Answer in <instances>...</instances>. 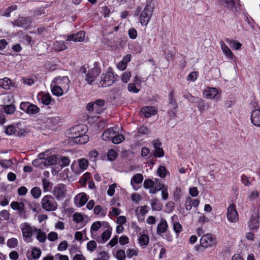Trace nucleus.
Returning <instances> with one entry per match:
<instances>
[{
  "label": "nucleus",
  "mask_w": 260,
  "mask_h": 260,
  "mask_svg": "<svg viewBox=\"0 0 260 260\" xmlns=\"http://www.w3.org/2000/svg\"><path fill=\"white\" fill-rule=\"evenodd\" d=\"M142 112L146 117H149L156 114V111L152 106L146 107L143 108Z\"/></svg>",
  "instance_id": "nucleus-27"
},
{
  "label": "nucleus",
  "mask_w": 260,
  "mask_h": 260,
  "mask_svg": "<svg viewBox=\"0 0 260 260\" xmlns=\"http://www.w3.org/2000/svg\"><path fill=\"white\" fill-rule=\"evenodd\" d=\"M42 253V251L40 248L34 247L31 250V255L34 259H38L40 257Z\"/></svg>",
  "instance_id": "nucleus-46"
},
{
  "label": "nucleus",
  "mask_w": 260,
  "mask_h": 260,
  "mask_svg": "<svg viewBox=\"0 0 260 260\" xmlns=\"http://www.w3.org/2000/svg\"><path fill=\"white\" fill-rule=\"evenodd\" d=\"M168 226L166 220L164 219L160 220V222L157 225V233L158 234H162L166 232Z\"/></svg>",
  "instance_id": "nucleus-26"
},
{
  "label": "nucleus",
  "mask_w": 260,
  "mask_h": 260,
  "mask_svg": "<svg viewBox=\"0 0 260 260\" xmlns=\"http://www.w3.org/2000/svg\"><path fill=\"white\" fill-rule=\"evenodd\" d=\"M181 194L182 191L181 189L178 187L176 188L174 193V200L177 202H180Z\"/></svg>",
  "instance_id": "nucleus-53"
},
{
  "label": "nucleus",
  "mask_w": 260,
  "mask_h": 260,
  "mask_svg": "<svg viewBox=\"0 0 260 260\" xmlns=\"http://www.w3.org/2000/svg\"><path fill=\"white\" fill-rule=\"evenodd\" d=\"M111 229L105 230L102 234L101 239V243L105 242L108 240L111 235Z\"/></svg>",
  "instance_id": "nucleus-37"
},
{
  "label": "nucleus",
  "mask_w": 260,
  "mask_h": 260,
  "mask_svg": "<svg viewBox=\"0 0 260 260\" xmlns=\"http://www.w3.org/2000/svg\"><path fill=\"white\" fill-rule=\"evenodd\" d=\"M128 48L136 53H141L142 51V47L138 43H133L128 45Z\"/></svg>",
  "instance_id": "nucleus-33"
},
{
  "label": "nucleus",
  "mask_w": 260,
  "mask_h": 260,
  "mask_svg": "<svg viewBox=\"0 0 260 260\" xmlns=\"http://www.w3.org/2000/svg\"><path fill=\"white\" fill-rule=\"evenodd\" d=\"M51 96L49 94H45L42 95L41 98L42 103L46 105L50 104L51 102Z\"/></svg>",
  "instance_id": "nucleus-47"
},
{
  "label": "nucleus",
  "mask_w": 260,
  "mask_h": 260,
  "mask_svg": "<svg viewBox=\"0 0 260 260\" xmlns=\"http://www.w3.org/2000/svg\"><path fill=\"white\" fill-rule=\"evenodd\" d=\"M96 246L97 244L96 242L93 240H91L87 243V248L89 251L92 252L95 250Z\"/></svg>",
  "instance_id": "nucleus-54"
},
{
  "label": "nucleus",
  "mask_w": 260,
  "mask_h": 260,
  "mask_svg": "<svg viewBox=\"0 0 260 260\" xmlns=\"http://www.w3.org/2000/svg\"><path fill=\"white\" fill-rule=\"evenodd\" d=\"M220 5L227 8L233 13H235L241 9V5L238 3L237 4L234 0H218Z\"/></svg>",
  "instance_id": "nucleus-7"
},
{
  "label": "nucleus",
  "mask_w": 260,
  "mask_h": 260,
  "mask_svg": "<svg viewBox=\"0 0 260 260\" xmlns=\"http://www.w3.org/2000/svg\"><path fill=\"white\" fill-rule=\"evenodd\" d=\"M217 241L214 236L211 234H207L202 236L200 239L201 245L204 247L214 246Z\"/></svg>",
  "instance_id": "nucleus-8"
},
{
  "label": "nucleus",
  "mask_w": 260,
  "mask_h": 260,
  "mask_svg": "<svg viewBox=\"0 0 260 260\" xmlns=\"http://www.w3.org/2000/svg\"><path fill=\"white\" fill-rule=\"evenodd\" d=\"M204 96L208 99L217 101L220 98V95L215 88H208L204 92Z\"/></svg>",
  "instance_id": "nucleus-15"
},
{
  "label": "nucleus",
  "mask_w": 260,
  "mask_h": 260,
  "mask_svg": "<svg viewBox=\"0 0 260 260\" xmlns=\"http://www.w3.org/2000/svg\"><path fill=\"white\" fill-rule=\"evenodd\" d=\"M41 190L39 187L32 188L30 191V193L35 199H38L41 194Z\"/></svg>",
  "instance_id": "nucleus-40"
},
{
  "label": "nucleus",
  "mask_w": 260,
  "mask_h": 260,
  "mask_svg": "<svg viewBox=\"0 0 260 260\" xmlns=\"http://www.w3.org/2000/svg\"><path fill=\"white\" fill-rule=\"evenodd\" d=\"M194 103L196 104L197 106L201 112H203L205 110L206 105L204 101L202 99L198 98Z\"/></svg>",
  "instance_id": "nucleus-34"
},
{
  "label": "nucleus",
  "mask_w": 260,
  "mask_h": 260,
  "mask_svg": "<svg viewBox=\"0 0 260 260\" xmlns=\"http://www.w3.org/2000/svg\"><path fill=\"white\" fill-rule=\"evenodd\" d=\"M18 241L16 238H12L8 239L7 242V245L10 248H14L18 246Z\"/></svg>",
  "instance_id": "nucleus-39"
},
{
  "label": "nucleus",
  "mask_w": 260,
  "mask_h": 260,
  "mask_svg": "<svg viewBox=\"0 0 260 260\" xmlns=\"http://www.w3.org/2000/svg\"><path fill=\"white\" fill-rule=\"evenodd\" d=\"M51 193L53 197L57 201L63 200L67 194V188L65 184L59 183L52 189Z\"/></svg>",
  "instance_id": "nucleus-5"
},
{
  "label": "nucleus",
  "mask_w": 260,
  "mask_h": 260,
  "mask_svg": "<svg viewBox=\"0 0 260 260\" xmlns=\"http://www.w3.org/2000/svg\"><path fill=\"white\" fill-rule=\"evenodd\" d=\"M200 203V201L198 199L192 200L189 197H188L185 201V207L186 210H190L192 207H197Z\"/></svg>",
  "instance_id": "nucleus-22"
},
{
  "label": "nucleus",
  "mask_w": 260,
  "mask_h": 260,
  "mask_svg": "<svg viewBox=\"0 0 260 260\" xmlns=\"http://www.w3.org/2000/svg\"><path fill=\"white\" fill-rule=\"evenodd\" d=\"M131 55L130 54H127L125 55L121 61L117 65H127V63L131 61Z\"/></svg>",
  "instance_id": "nucleus-60"
},
{
  "label": "nucleus",
  "mask_w": 260,
  "mask_h": 260,
  "mask_svg": "<svg viewBox=\"0 0 260 260\" xmlns=\"http://www.w3.org/2000/svg\"><path fill=\"white\" fill-rule=\"evenodd\" d=\"M220 44L222 52L226 57L230 60L235 59V57L229 47L223 41H220Z\"/></svg>",
  "instance_id": "nucleus-21"
},
{
  "label": "nucleus",
  "mask_w": 260,
  "mask_h": 260,
  "mask_svg": "<svg viewBox=\"0 0 260 260\" xmlns=\"http://www.w3.org/2000/svg\"><path fill=\"white\" fill-rule=\"evenodd\" d=\"M143 180V176L142 174L138 173L135 174L131 179V184L133 186L135 190H137L139 186H138L139 184H141Z\"/></svg>",
  "instance_id": "nucleus-18"
},
{
  "label": "nucleus",
  "mask_w": 260,
  "mask_h": 260,
  "mask_svg": "<svg viewBox=\"0 0 260 260\" xmlns=\"http://www.w3.org/2000/svg\"><path fill=\"white\" fill-rule=\"evenodd\" d=\"M117 154L116 151L114 149H110L108 152V159L109 160L113 161L116 159Z\"/></svg>",
  "instance_id": "nucleus-52"
},
{
  "label": "nucleus",
  "mask_w": 260,
  "mask_h": 260,
  "mask_svg": "<svg viewBox=\"0 0 260 260\" xmlns=\"http://www.w3.org/2000/svg\"><path fill=\"white\" fill-rule=\"evenodd\" d=\"M16 129L13 125H8L5 130L6 134L8 135H16Z\"/></svg>",
  "instance_id": "nucleus-50"
},
{
  "label": "nucleus",
  "mask_w": 260,
  "mask_h": 260,
  "mask_svg": "<svg viewBox=\"0 0 260 260\" xmlns=\"http://www.w3.org/2000/svg\"><path fill=\"white\" fill-rule=\"evenodd\" d=\"M86 130V127L84 125L80 124L75 125L70 129L71 136H69V138L73 139V137L79 136L85 134Z\"/></svg>",
  "instance_id": "nucleus-13"
},
{
  "label": "nucleus",
  "mask_w": 260,
  "mask_h": 260,
  "mask_svg": "<svg viewBox=\"0 0 260 260\" xmlns=\"http://www.w3.org/2000/svg\"><path fill=\"white\" fill-rule=\"evenodd\" d=\"M173 229L175 233L178 235L182 229V225L178 222H175L173 224Z\"/></svg>",
  "instance_id": "nucleus-62"
},
{
  "label": "nucleus",
  "mask_w": 260,
  "mask_h": 260,
  "mask_svg": "<svg viewBox=\"0 0 260 260\" xmlns=\"http://www.w3.org/2000/svg\"><path fill=\"white\" fill-rule=\"evenodd\" d=\"M174 91H172L169 94V104L168 105L169 110L168 114L172 118H174L176 115L178 104L176 100L174 98Z\"/></svg>",
  "instance_id": "nucleus-6"
},
{
  "label": "nucleus",
  "mask_w": 260,
  "mask_h": 260,
  "mask_svg": "<svg viewBox=\"0 0 260 260\" xmlns=\"http://www.w3.org/2000/svg\"><path fill=\"white\" fill-rule=\"evenodd\" d=\"M93 103L95 104V112L100 113L103 111L102 107L104 106L105 101L104 100L98 99Z\"/></svg>",
  "instance_id": "nucleus-32"
},
{
  "label": "nucleus",
  "mask_w": 260,
  "mask_h": 260,
  "mask_svg": "<svg viewBox=\"0 0 260 260\" xmlns=\"http://www.w3.org/2000/svg\"><path fill=\"white\" fill-rule=\"evenodd\" d=\"M132 76L131 72L126 71L124 72L121 76V80L124 83H126L129 80Z\"/></svg>",
  "instance_id": "nucleus-51"
},
{
  "label": "nucleus",
  "mask_w": 260,
  "mask_h": 260,
  "mask_svg": "<svg viewBox=\"0 0 260 260\" xmlns=\"http://www.w3.org/2000/svg\"><path fill=\"white\" fill-rule=\"evenodd\" d=\"M44 191H49L51 189V183L47 179L44 178L42 180Z\"/></svg>",
  "instance_id": "nucleus-44"
},
{
  "label": "nucleus",
  "mask_w": 260,
  "mask_h": 260,
  "mask_svg": "<svg viewBox=\"0 0 260 260\" xmlns=\"http://www.w3.org/2000/svg\"><path fill=\"white\" fill-rule=\"evenodd\" d=\"M127 256L131 258L133 256L138 255V250L136 249H128L126 251Z\"/></svg>",
  "instance_id": "nucleus-64"
},
{
  "label": "nucleus",
  "mask_w": 260,
  "mask_h": 260,
  "mask_svg": "<svg viewBox=\"0 0 260 260\" xmlns=\"http://www.w3.org/2000/svg\"><path fill=\"white\" fill-rule=\"evenodd\" d=\"M109 259V256L108 253L105 252H101L99 253L98 257L94 260H108Z\"/></svg>",
  "instance_id": "nucleus-59"
},
{
  "label": "nucleus",
  "mask_w": 260,
  "mask_h": 260,
  "mask_svg": "<svg viewBox=\"0 0 260 260\" xmlns=\"http://www.w3.org/2000/svg\"><path fill=\"white\" fill-rule=\"evenodd\" d=\"M42 208L46 211H54L58 207L55 198L51 195L45 196L41 200Z\"/></svg>",
  "instance_id": "nucleus-4"
},
{
  "label": "nucleus",
  "mask_w": 260,
  "mask_h": 260,
  "mask_svg": "<svg viewBox=\"0 0 260 260\" xmlns=\"http://www.w3.org/2000/svg\"><path fill=\"white\" fill-rule=\"evenodd\" d=\"M154 0H147L146 6L140 15V21L142 26H147L153 15L155 8Z\"/></svg>",
  "instance_id": "nucleus-2"
},
{
  "label": "nucleus",
  "mask_w": 260,
  "mask_h": 260,
  "mask_svg": "<svg viewBox=\"0 0 260 260\" xmlns=\"http://www.w3.org/2000/svg\"><path fill=\"white\" fill-rule=\"evenodd\" d=\"M124 139V137L122 135L115 134L111 140L113 143L117 144L123 141Z\"/></svg>",
  "instance_id": "nucleus-42"
},
{
  "label": "nucleus",
  "mask_w": 260,
  "mask_h": 260,
  "mask_svg": "<svg viewBox=\"0 0 260 260\" xmlns=\"http://www.w3.org/2000/svg\"><path fill=\"white\" fill-rule=\"evenodd\" d=\"M248 224L251 229L258 228L259 226L258 217L256 215H252Z\"/></svg>",
  "instance_id": "nucleus-25"
},
{
  "label": "nucleus",
  "mask_w": 260,
  "mask_h": 260,
  "mask_svg": "<svg viewBox=\"0 0 260 260\" xmlns=\"http://www.w3.org/2000/svg\"><path fill=\"white\" fill-rule=\"evenodd\" d=\"M88 201V198L86 194L84 193H82L79 199V206L82 207L84 206Z\"/></svg>",
  "instance_id": "nucleus-55"
},
{
  "label": "nucleus",
  "mask_w": 260,
  "mask_h": 260,
  "mask_svg": "<svg viewBox=\"0 0 260 260\" xmlns=\"http://www.w3.org/2000/svg\"><path fill=\"white\" fill-rule=\"evenodd\" d=\"M101 222L99 221L93 222L90 228V233H92V232H96L101 227Z\"/></svg>",
  "instance_id": "nucleus-56"
},
{
  "label": "nucleus",
  "mask_w": 260,
  "mask_h": 260,
  "mask_svg": "<svg viewBox=\"0 0 260 260\" xmlns=\"http://www.w3.org/2000/svg\"><path fill=\"white\" fill-rule=\"evenodd\" d=\"M56 159L57 157L54 155H52L47 159L43 158V162L45 166H51L56 164Z\"/></svg>",
  "instance_id": "nucleus-35"
},
{
  "label": "nucleus",
  "mask_w": 260,
  "mask_h": 260,
  "mask_svg": "<svg viewBox=\"0 0 260 260\" xmlns=\"http://www.w3.org/2000/svg\"><path fill=\"white\" fill-rule=\"evenodd\" d=\"M225 41L233 49L239 50L242 47V44L237 41L230 39H226Z\"/></svg>",
  "instance_id": "nucleus-29"
},
{
  "label": "nucleus",
  "mask_w": 260,
  "mask_h": 260,
  "mask_svg": "<svg viewBox=\"0 0 260 260\" xmlns=\"http://www.w3.org/2000/svg\"><path fill=\"white\" fill-rule=\"evenodd\" d=\"M70 82V81L67 76H63L62 78L59 77H56L52 81V83H54V84H59L62 85V84L64 83L68 87H69V84ZM52 92L54 95L59 96L62 95L63 90L60 86L55 85L52 88Z\"/></svg>",
  "instance_id": "nucleus-3"
},
{
  "label": "nucleus",
  "mask_w": 260,
  "mask_h": 260,
  "mask_svg": "<svg viewBox=\"0 0 260 260\" xmlns=\"http://www.w3.org/2000/svg\"><path fill=\"white\" fill-rule=\"evenodd\" d=\"M127 89L129 92L134 93H138L139 91V89L136 87L135 84L133 83L128 84Z\"/></svg>",
  "instance_id": "nucleus-61"
},
{
  "label": "nucleus",
  "mask_w": 260,
  "mask_h": 260,
  "mask_svg": "<svg viewBox=\"0 0 260 260\" xmlns=\"http://www.w3.org/2000/svg\"><path fill=\"white\" fill-rule=\"evenodd\" d=\"M114 81L113 73L109 72L105 74H102L100 84L103 87L110 86L114 83Z\"/></svg>",
  "instance_id": "nucleus-12"
},
{
  "label": "nucleus",
  "mask_w": 260,
  "mask_h": 260,
  "mask_svg": "<svg viewBox=\"0 0 260 260\" xmlns=\"http://www.w3.org/2000/svg\"><path fill=\"white\" fill-rule=\"evenodd\" d=\"M94 213L96 215H98L101 213V215L104 216L106 214V211L103 210L101 206L97 205L94 207Z\"/></svg>",
  "instance_id": "nucleus-57"
},
{
  "label": "nucleus",
  "mask_w": 260,
  "mask_h": 260,
  "mask_svg": "<svg viewBox=\"0 0 260 260\" xmlns=\"http://www.w3.org/2000/svg\"><path fill=\"white\" fill-rule=\"evenodd\" d=\"M227 218L231 222H236L239 220L238 213L236 210V206L232 204L227 209Z\"/></svg>",
  "instance_id": "nucleus-10"
},
{
  "label": "nucleus",
  "mask_w": 260,
  "mask_h": 260,
  "mask_svg": "<svg viewBox=\"0 0 260 260\" xmlns=\"http://www.w3.org/2000/svg\"><path fill=\"white\" fill-rule=\"evenodd\" d=\"M143 186L145 188L149 189V191L152 188H153L154 186V180L150 179H147L145 180L143 183Z\"/></svg>",
  "instance_id": "nucleus-45"
},
{
  "label": "nucleus",
  "mask_w": 260,
  "mask_h": 260,
  "mask_svg": "<svg viewBox=\"0 0 260 260\" xmlns=\"http://www.w3.org/2000/svg\"><path fill=\"white\" fill-rule=\"evenodd\" d=\"M31 22L32 20L30 17H22L15 20L13 25L27 29L30 26Z\"/></svg>",
  "instance_id": "nucleus-14"
},
{
  "label": "nucleus",
  "mask_w": 260,
  "mask_h": 260,
  "mask_svg": "<svg viewBox=\"0 0 260 260\" xmlns=\"http://www.w3.org/2000/svg\"><path fill=\"white\" fill-rule=\"evenodd\" d=\"M54 49L56 51H61L66 49L67 47L65 43L62 41H56L54 43Z\"/></svg>",
  "instance_id": "nucleus-30"
},
{
  "label": "nucleus",
  "mask_w": 260,
  "mask_h": 260,
  "mask_svg": "<svg viewBox=\"0 0 260 260\" xmlns=\"http://www.w3.org/2000/svg\"><path fill=\"white\" fill-rule=\"evenodd\" d=\"M73 142L76 144H84L87 143L89 141V137L88 135L82 134L78 136L73 137L72 139Z\"/></svg>",
  "instance_id": "nucleus-24"
},
{
  "label": "nucleus",
  "mask_w": 260,
  "mask_h": 260,
  "mask_svg": "<svg viewBox=\"0 0 260 260\" xmlns=\"http://www.w3.org/2000/svg\"><path fill=\"white\" fill-rule=\"evenodd\" d=\"M167 185H165L162 183V181L160 179L155 178L154 180V186L153 188H152L151 190H150V193L152 194L156 193L158 191L160 190L164 187L167 186Z\"/></svg>",
  "instance_id": "nucleus-20"
},
{
  "label": "nucleus",
  "mask_w": 260,
  "mask_h": 260,
  "mask_svg": "<svg viewBox=\"0 0 260 260\" xmlns=\"http://www.w3.org/2000/svg\"><path fill=\"white\" fill-rule=\"evenodd\" d=\"M20 229L22 233V236L24 240L31 237L33 232H35V226H31L27 222H24L20 225Z\"/></svg>",
  "instance_id": "nucleus-11"
},
{
  "label": "nucleus",
  "mask_w": 260,
  "mask_h": 260,
  "mask_svg": "<svg viewBox=\"0 0 260 260\" xmlns=\"http://www.w3.org/2000/svg\"><path fill=\"white\" fill-rule=\"evenodd\" d=\"M35 233H37L36 238L40 242L43 243L46 241L47 237L45 232H42L41 229H35Z\"/></svg>",
  "instance_id": "nucleus-31"
},
{
  "label": "nucleus",
  "mask_w": 260,
  "mask_h": 260,
  "mask_svg": "<svg viewBox=\"0 0 260 260\" xmlns=\"http://www.w3.org/2000/svg\"><path fill=\"white\" fill-rule=\"evenodd\" d=\"M16 111V106L14 104L0 105V113L5 112L7 114H12Z\"/></svg>",
  "instance_id": "nucleus-19"
},
{
  "label": "nucleus",
  "mask_w": 260,
  "mask_h": 260,
  "mask_svg": "<svg viewBox=\"0 0 260 260\" xmlns=\"http://www.w3.org/2000/svg\"><path fill=\"white\" fill-rule=\"evenodd\" d=\"M151 207L153 211H160L162 209V204L157 198L151 200Z\"/></svg>",
  "instance_id": "nucleus-28"
},
{
  "label": "nucleus",
  "mask_w": 260,
  "mask_h": 260,
  "mask_svg": "<svg viewBox=\"0 0 260 260\" xmlns=\"http://www.w3.org/2000/svg\"><path fill=\"white\" fill-rule=\"evenodd\" d=\"M80 72L85 74V81L89 85H92L99 76L101 70L99 66H83Z\"/></svg>",
  "instance_id": "nucleus-1"
},
{
  "label": "nucleus",
  "mask_w": 260,
  "mask_h": 260,
  "mask_svg": "<svg viewBox=\"0 0 260 260\" xmlns=\"http://www.w3.org/2000/svg\"><path fill=\"white\" fill-rule=\"evenodd\" d=\"M11 81L8 78L0 79V86L5 89H9L10 87Z\"/></svg>",
  "instance_id": "nucleus-38"
},
{
  "label": "nucleus",
  "mask_w": 260,
  "mask_h": 260,
  "mask_svg": "<svg viewBox=\"0 0 260 260\" xmlns=\"http://www.w3.org/2000/svg\"><path fill=\"white\" fill-rule=\"evenodd\" d=\"M10 206L12 209L17 211L20 217L26 218V210L25 205L23 202L13 201L11 203Z\"/></svg>",
  "instance_id": "nucleus-9"
},
{
  "label": "nucleus",
  "mask_w": 260,
  "mask_h": 260,
  "mask_svg": "<svg viewBox=\"0 0 260 260\" xmlns=\"http://www.w3.org/2000/svg\"><path fill=\"white\" fill-rule=\"evenodd\" d=\"M18 8V6L16 5H13L10 7H8L4 11L3 15L6 17H10L11 13L13 11L16 10Z\"/></svg>",
  "instance_id": "nucleus-36"
},
{
  "label": "nucleus",
  "mask_w": 260,
  "mask_h": 260,
  "mask_svg": "<svg viewBox=\"0 0 260 260\" xmlns=\"http://www.w3.org/2000/svg\"><path fill=\"white\" fill-rule=\"evenodd\" d=\"M251 121L255 126L260 127V109H256L252 111Z\"/></svg>",
  "instance_id": "nucleus-17"
},
{
  "label": "nucleus",
  "mask_w": 260,
  "mask_h": 260,
  "mask_svg": "<svg viewBox=\"0 0 260 260\" xmlns=\"http://www.w3.org/2000/svg\"><path fill=\"white\" fill-rule=\"evenodd\" d=\"M153 147L154 148V152L153 155L156 157H161L164 155V151L162 148L160 147L161 145V142L158 140H155L153 142Z\"/></svg>",
  "instance_id": "nucleus-16"
},
{
  "label": "nucleus",
  "mask_w": 260,
  "mask_h": 260,
  "mask_svg": "<svg viewBox=\"0 0 260 260\" xmlns=\"http://www.w3.org/2000/svg\"><path fill=\"white\" fill-rule=\"evenodd\" d=\"M128 35L130 39L134 40L138 36L137 30L134 27H131L128 30Z\"/></svg>",
  "instance_id": "nucleus-48"
},
{
  "label": "nucleus",
  "mask_w": 260,
  "mask_h": 260,
  "mask_svg": "<svg viewBox=\"0 0 260 260\" xmlns=\"http://www.w3.org/2000/svg\"><path fill=\"white\" fill-rule=\"evenodd\" d=\"M110 12V9L107 6H104L102 7L101 14L103 15L104 18L109 17Z\"/></svg>",
  "instance_id": "nucleus-63"
},
{
  "label": "nucleus",
  "mask_w": 260,
  "mask_h": 260,
  "mask_svg": "<svg viewBox=\"0 0 260 260\" xmlns=\"http://www.w3.org/2000/svg\"><path fill=\"white\" fill-rule=\"evenodd\" d=\"M149 241V237L145 234L142 235L139 238L140 244L142 245H146Z\"/></svg>",
  "instance_id": "nucleus-49"
},
{
  "label": "nucleus",
  "mask_w": 260,
  "mask_h": 260,
  "mask_svg": "<svg viewBox=\"0 0 260 260\" xmlns=\"http://www.w3.org/2000/svg\"><path fill=\"white\" fill-rule=\"evenodd\" d=\"M166 168L164 166H160L157 170V174L161 178H165L166 176L167 172Z\"/></svg>",
  "instance_id": "nucleus-43"
},
{
  "label": "nucleus",
  "mask_w": 260,
  "mask_h": 260,
  "mask_svg": "<svg viewBox=\"0 0 260 260\" xmlns=\"http://www.w3.org/2000/svg\"><path fill=\"white\" fill-rule=\"evenodd\" d=\"M199 75V73L197 71H193L191 72L187 76V80L190 81H194Z\"/></svg>",
  "instance_id": "nucleus-58"
},
{
  "label": "nucleus",
  "mask_w": 260,
  "mask_h": 260,
  "mask_svg": "<svg viewBox=\"0 0 260 260\" xmlns=\"http://www.w3.org/2000/svg\"><path fill=\"white\" fill-rule=\"evenodd\" d=\"M39 111V108L35 105L30 104L27 111L29 114H35Z\"/></svg>",
  "instance_id": "nucleus-41"
},
{
  "label": "nucleus",
  "mask_w": 260,
  "mask_h": 260,
  "mask_svg": "<svg viewBox=\"0 0 260 260\" xmlns=\"http://www.w3.org/2000/svg\"><path fill=\"white\" fill-rule=\"evenodd\" d=\"M116 133L117 131L113 127L108 128L103 134L102 138L105 141L111 140Z\"/></svg>",
  "instance_id": "nucleus-23"
}]
</instances>
